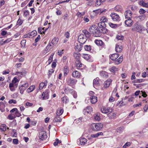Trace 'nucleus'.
I'll use <instances>...</instances> for the list:
<instances>
[{
	"label": "nucleus",
	"mask_w": 148,
	"mask_h": 148,
	"mask_svg": "<svg viewBox=\"0 0 148 148\" xmlns=\"http://www.w3.org/2000/svg\"><path fill=\"white\" fill-rule=\"evenodd\" d=\"M119 56V54H113L110 56V58L112 60H115Z\"/></svg>",
	"instance_id": "obj_26"
},
{
	"label": "nucleus",
	"mask_w": 148,
	"mask_h": 148,
	"mask_svg": "<svg viewBox=\"0 0 148 148\" xmlns=\"http://www.w3.org/2000/svg\"><path fill=\"white\" fill-rule=\"evenodd\" d=\"M123 57L122 56H120L117 60L114 62V64L115 65H118L121 63L123 60Z\"/></svg>",
	"instance_id": "obj_27"
},
{
	"label": "nucleus",
	"mask_w": 148,
	"mask_h": 148,
	"mask_svg": "<svg viewBox=\"0 0 148 148\" xmlns=\"http://www.w3.org/2000/svg\"><path fill=\"white\" fill-rule=\"evenodd\" d=\"M41 97L42 100H46L48 99L49 98V94L48 90H46L42 94Z\"/></svg>",
	"instance_id": "obj_9"
},
{
	"label": "nucleus",
	"mask_w": 148,
	"mask_h": 148,
	"mask_svg": "<svg viewBox=\"0 0 148 148\" xmlns=\"http://www.w3.org/2000/svg\"><path fill=\"white\" fill-rule=\"evenodd\" d=\"M39 137L40 139L43 140L46 139L47 137L46 132L45 131H42L40 132Z\"/></svg>",
	"instance_id": "obj_8"
},
{
	"label": "nucleus",
	"mask_w": 148,
	"mask_h": 148,
	"mask_svg": "<svg viewBox=\"0 0 148 148\" xmlns=\"http://www.w3.org/2000/svg\"><path fill=\"white\" fill-rule=\"evenodd\" d=\"M0 129L3 131H4L6 130V126L5 124H2L0 127Z\"/></svg>",
	"instance_id": "obj_45"
},
{
	"label": "nucleus",
	"mask_w": 148,
	"mask_h": 148,
	"mask_svg": "<svg viewBox=\"0 0 148 148\" xmlns=\"http://www.w3.org/2000/svg\"><path fill=\"white\" fill-rule=\"evenodd\" d=\"M118 69V68L114 66H113L110 68V71L114 73L115 71H117Z\"/></svg>",
	"instance_id": "obj_42"
},
{
	"label": "nucleus",
	"mask_w": 148,
	"mask_h": 148,
	"mask_svg": "<svg viewBox=\"0 0 148 148\" xmlns=\"http://www.w3.org/2000/svg\"><path fill=\"white\" fill-rule=\"evenodd\" d=\"M100 31L103 34L106 33L107 32V29L106 28V27L101 28V29H100Z\"/></svg>",
	"instance_id": "obj_58"
},
{
	"label": "nucleus",
	"mask_w": 148,
	"mask_h": 148,
	"mask_svg": "<svg viewBox=\"0 0 148 148\" xmlns=\"http://www.w3.org/2000/svg\"><path fill=\"white\" fill-rule=\"evenodd\" d=\"M64 110L62 108H58L56 111V115L57 116H61L63 113Z\"/></svg>",
	"instance_id": "obj_22"
},
{
	"label": "nucleus",
	"mask_w": 148,
	"mask_h": 148,
	"mask_svg": "<svg viewBox=\"0 0 148 148\" xmlns=\"http://www.w3.org/2000/svg\"><path fill=\"white\" fill-rule=\"evenodd\" d=\"M105 1L106 0H97L95 3V5L97 7L99 6Z\"/></svg>",
	"instance_id": "obj_33"
},
{
	"label": "nucleus",
	"mask_w": 148,
	"mask_h": 148,
	"mask_svg": "<svg viewBox=\"0 0 148 148\" xmlns=\"http://www.w3.org/2000/svg\"><path fill=\"white\" fill-rule=\"evenodd\" d=\"M58 41V39L57 38H54L51 41L52 43L54 45L56 44Z\"/></svg>",
	"instance_id": "obj_41"
},
{
	"label": "nucleus",
	"mask_w": 148,
	"mask_h": 148,
	"mask_svg": "<svg viewBox=\"0 0 148 148\" xmlns=\"http://www.w3.org/2000/svg\"><path fill=\"white\" fill-rule=\"evenodd\" d=\"M114 10L116 11L121 12L122 10L121 6L120 5H117L114 8Z\"/></svg>",
	"instance_id": "obj_40"
},
{
	"label": "nucleus",
	"mask_w": 148,
	"mask_h": 148,
	"mask_svg": "<svg viewBox=\"0 0 148 148\" xmlns=\"http://www.w3.org/2000/svg\"><path fill=\"white\" fill-rule=\"evenodd\" d=\"M77 81L75 79L70 78L67 79V83L68 85L73 87L76 84Z\"/></svg>",
	"instance_id": "obj_3"
},
{
	"label": "nucleus",
	"mask_w": 148,
	"mask_h": 148,
	"mask_svg": "<svg viewBox=\"0 0 148 148\" xmlns=\"http://www.w3.org/2000/svg\"><path fill=\"white\" fill-rule=\"evenodd\" d=\"M64 75L66 76L68 74L69 72V70L67 66H65L64 67Z\"/></svg>",
	"instance_id": "obj_48"
},
{
	"label": "nucleus",
	"mask_w": 148,
	"mask_h": 148,
	"mask_svg": "<svg viewBox=\"0 0 148 148\" xmlns=\"http://www.w3.org/2000/svg\"><path fill=\"white\" fill-rule=\"evenodd\" d=\"M10 104L13 103L14 104H16V101L14 99H12L10 100L8 102Z\"/></svg>",
	"instance_id": "obj_63"
},
{
	"label": "nucleus",
	"mask_w": 148,
	"mask_h": 148,
	"mask_svg": "<svg viewBox=\"0 0 148 148\" xmlns=\"http://www.w3.org/2000/svg\"><path fill=\"white\" fill-rule=\"evenodd\" d=\"M94 119L96 121H99L100 120V118L99 115L95 114L94 116Z\"/></svg>",
	"instance_id": "obj_50"
},
{
	"label": "nucleus",
	"mask_w": 148,
	"mask_h": 148,
	"mask_svg": "<svg viewBox=\"0 0 148 148\" xmlns=\"http://www.w3.org/2000/svg\"><path fill=\"white\" fill-rule=\"evenodd\" d=\"M116 51L118 52H120L122 50V47L121 45H116L115 47Z\"/></svg>",
	"instance_id": "obj_31"
},
{
	"label": "nucleus",
	"mask_w": 148,
	"mask_h": 148,
	"mask_svg": "<svg viewBox=\"0 0 148 148\" xmlns=\"http://www.w3.org/2000/svg\"><path fill=\"white\" fill-rule=\"evenodd\" d=\"M35 88V86L34 85L31 86L26 91L28 93L31 92H32Z\"/></svg>",
	"instance_id": "obj_35"
},
{
	"label": "nucleus",
	"mask_w": 148,
	"mask_h": 148,
	"mask_svg": "<svg viewBox=\"0 0 148 148\" xmlns=\"http://www.w3.org/2000/svg\"><path fill=\"white\" fill-rule=\"evenodd\" d=\"M124 15L126 19L131 18L132 17V12L131 10H128L125 12Z\"/></svg>",
	"instance_id": "obj_11"
},
{
	"label": "nucleus",
	"mask_w": 148,
	"mask_h": 148,
	"mask_svg": "<svg viewBox=\"0 0 148 148\" xmlns=\"http://www.w3.org/2000/svg\"><path fill=\"white\" fill-rule=\"evenodd\" d=\"M100 30H98L97 28L92 33L93 36L95 37L99 36L101 35V33L100 31Z\"/></svg>",
	"instance_id": "obj_20"
},
{
	"label": "nucleus",
	"mask_w": 148,
	"mask_h": 148,
	"mask_svg": "<svg viewBox=\"0 0 148 148\" xmlns=\"http://www.w3.org/2000/svg\"><path fill=\"white\" fill-rule=\"evenodd\" d=\"M27 73L26 70L25 69H23L22 71L19 72H17L15 73V75H17L19 77H22L25 76Z\"/></svg>",
	"instance_id": "obj_12"
},
{
	"label": "nucleus",
	"mask_w": 148,
	"mask_h": 148,
	"mask_svg": "<svg viewBox=\"0 0 148 148\" xmlns=\"http://www.w3.org/2000/svg\"><path fill=\"white\" fill-rule=\"evenodd\" d=\"M112 82V80L110 79H108L103 84V87L105 88H107L108 87L110 84Z\"/></svg>",
	"instance_id": "obj_16"
},
{
	"label": "nucleus",
	"mask_w": 148,
	"mask_h": 148,
	"mask_svg": "<svg viewBox=\"0 0 148 148\" xmlns=\"http://www.w3.org/2000/svg\"><path fill=\"white\" fill-rule=\"evenodd\" d=\"M37 34V32L36 30H34L32 32L28 33L27 34L24 35L23 37V38H32Z\"/></svg>",
	"instance_id": "obj_5"
},
{
	"label": "nucleus",
	"mask_w": 148,
	"mask_h": 148,
	"mask_svg": "<svg viewBox=\"0 0 148 148\" xmlns=\"http://www.w3.org/2000/svg\"><path fill=\"white\" fill-rule=\"evenodd\" d=\"M84 35L86 38H89L90 36V34L85 29L82 31Z\"/></svg>",
	"instance_id": "obj_29"
},
{
	"label": "nucleus",
	"mask_w": 148,
	"mask_h": 148,
	"mask_svg": "<svg viewBox=\"0 0 148 148\" xmlns=\"http://www.w3.org/2000/svg\"><path fill=\"white\" fill-rule=\"evenodd\" d=\"M124 129L123 127H120L117 128L116 130V132H117L121 133L123 132Z\"/></svg>",
	"instance_id": "obj_52"
},
{
	"label": "nucleus",
	"mask_w": 148,
	"mask_h": 148,
	"mask_svg": "<svg viewBox=\"0 0 148 148\" xmlns=\"http://www.w3.org/2000/svg\"><path fill=\"white\" fill-rule=\"evenodd\" d=\"M103 124L101 123H93L91 125V128L94 131H97L100 130L103 127Z\"/></svg>",
	"instance_id": "obj_1"
},
{
	"label": "nucleus",
	"mask_w": 148,
	"mask_h": 148,
	"mask_svg": "<svg viewBox=\"0 0 148 148\" xmlns=\"http://www.w3.org/2000/svg\"><path fill=\"white\" fill-rule=\"evenodd\" d=\"M81 55L78 52L75 53L74 54V57L75 58L77 59V60H78L79 59L80 56H81Z\"/></svg>",
	"instance_id": "obj_49"
},
{
	"label": "nucleus",
	"mask_w": 148,
	"mask_h": 148,
	"mask_svg": "<svg viewBox=\"0 0 148 148\" xmlns=\"http://www.w3.org/2000/svg\"><path fill=\"white\" fill-rule=\"evenodd\" d=\"M28 86V84L27 82H25V84L19 87V89L20 90V93L21 94L23 93L24 91Z\"/></svg>",
	"instance_id": "obj_6"
},
{
	"label": "nucleus",
	"mask_w": 148,
	"mask_h": 148,
	"mask_svg": "<svg viewBox=\"0 0 148 148\" xmlns=\"http://www.w3.org/2000/svg\"><path fill=\"white\" fill-rule=\"evenodd\" d=\"M127 99L128 97L127 96H125L123 98L122 101L119 102V103L121 106L125 105L127 103L128 100H127Z\"/></svg>",
	"instance_id": "obj_15"
},
{
	"label": "nucleus",
	"mask_w": 148,
	"mask_h": 148,
	"mask_svg": "<svg viewBox=\"0 0 148 148\" xmlns=\"http://www.w3.org/2000/svg\"><path fill=\"white\" fill-rule=\"evenodd\" d=\"M52 47V46L51 45L49 44H48L47 46L46 47V49H45V51H46V52H47L50 51V50L51 49Z\"/></svg>",
	"instance_id": "obj_44"
},
{
	"label": "nucleus",
	"mask_w": 148,
	"mask_h": 148,
	"mask_svg": "<svg viewBox=\"0 0 148 148\" xmlns=\"http://www.w3.org/2000/svg\"><path fill=\"white\" fill-rule=\"evenodd\" d=\"M23 23V21L20 19V18H19L17 21V25H21Z\"/></svg>",
	"instance_id": "obj_61"
},
{
	"label": "nucleus",
	"mask_w": 148,
	"mask_h": 148,
	"mask_svg": "<svg viewBox=\"0 0 148 148\" xmlns=\"http://www.w3.org/2000/svg\"><path fill=\"white\" fill-rule=\"evenodd\" d=\"M100 75L102 77L107 78L108 77V73L105 71H101L100 73Z\"/></svg>",
	"instance_id": "obj_30"
},
{
	"label": "nucleus",
	"mask_w": 148,
	"mask_h": 148,
	"mask_svg": "<svg viewBox=\"0 0 148 148\" xmlns=\"http://www.w3.org/2000/svg\"><path fill=\"white\" fill-rule=\"evenodd\" d=\"M116 38L118 40H122L123 38V36L122 35H117L116 36Z\"/></svg>",
	"instance_id": "obj_62"
},
{
	"label": "nucleus",
	"mask_w": 148,
	"mask_h": 148,
	"mask_svg": "<svg viewBox=\"0 0 148 148\" xmlns=\"http://www.w3.org/2000/svg\"><path fill=\"white\" fill-rule=\"evenodd\" d=\"M62 119L58 116H56L54 119V121L55 122H60L62 121Z\"/></svg>",
	"instance_id": "obj_39"
},
{
	"label": "nucleus",
	"mask_w": 148,
	"mask_h": 148,
	"mask_svg": "<svg viewBox=\"0 0 148 148\" xmlns=\"http://www.w3.org/2000/svg\"><path fill=\"white\" fill-rule=\"evenodd\" d=\"M18 80L17 79L16 77H14L12 79L11 83H13L14 84H16V83L18 82Z\"/></svg>",
	"instance_id": "obj_53"
},
{
	"label": "nucleus",
	"mask_w": 148,
	"mask_h": 148,
	"mask_svg": "<svg viewBox=\"0 0 148 148\" xmlns=\"http://www.w3.org/2000/svg\"><path fill=\"white\" fill-rule=\"evenodd\" d=\"M7 118L9 120H12L15 118V116L10 114L8 116Z\"/></svg>",
	"instance_id": "obj_55"
},
{
	"label": "nucleus",
	"mask_w": 148,
	"mask_h": 148,
	"mask_svg": "<svg viewBox=\"0 0 148 148\" xmlns=\"http://www.w3.org/2000/svg\"><path fill=\"white\" fill-rule=\"evenodd\" d=\"M81 56L89 62H92L93 61V60L91 56L90 55L87 54H82Z\"/></svg>",
	"instance_id": "obj_7"
},
{
	"label": "nucleus",
	"mask_w": 148,
	"mask_h": 148,
	"mask_svg": "<svg viewBox=\"0 0 148 148\" xmlns=\"http://www.w3.org/2000/svg\"><path fill=\"white\" fill-rule=\"evenodd\" d=\"M143 27L142 26L140 25L138 23H135L132 28V30L133 31H137L139 32H141L142 31Z\"/></svg>",
	"instance_id": "obj_2"
},
{
	"label": "nucleus",
	"mask_w": 148,
	"mask_h": 148,
	"mask_svg": "<svg viewBox=\"0 0 148 148\" xmlns=\"http://www.w3.org/2000/svg\"><path fill=\"white\" fill-rule=\"evenodd\" d=\"M92 111V109L90 106H88L85 110L84 113H90Z\"/></svg>",
	"instance_id": "obj_24"
},
{
	"label": "nucleus",
	"mask_w": 148,
	"mask_h": 148,
	"mask_svg": "<svg viewBox=\"0 0 148 148\" xmlns=\"http://www.w3.org/2000/svg\"><path fill=\"white\" fill-rule=\"evenodd\" d=\"M54 55V53H52L50 56V58H49L48 62L49 64H50L53 60V56Z\"/></svg>",
	"instance_id": "obj_51"
},
{
	"label": "nucleus",
	"mask_w": 148,
	"mask_h": 148,
	"mask_svg": "<svg viewBox=\"0 0 148 148\" xmlns=\"http://www.w3.org/2000/svg\"><path fill=\"white\" fill-rule=\"evenodd\" d=\"M82 118L81 117L79 118L76 119L74 121V123H79L80 122L82 121Z\"/></svg>",
	"instance_id": "obj_57"
},
{
	"label": "nucleus",
	"mask_w": 148,
	"mask_h": 148,
	"mask_svg": "<svg viewBox=\"0 0 148 148\" xmlns=\"http://www.w3.org/2000/svg\"><path fill=\"white\" fill-rule=\"evenodd\" d=\"M80 144L81 145H84L86 143L87 140L86 139L84 138H81L79 139Z\"/></svg>",
	"instance_id": "obj_25"
},
{
	"label": "nucleus",
	"mask_w": 148,
	"mask_h": 148,
	"mask_svg": "<svg viewBox=\"0 0 148 148\" xmlns=\"http://www.w3.org/2000/svg\"><path fill=\"white\" fill-rule=\"evenodd\" d=\"M95 42L97 45L99 46H101L103 44L102 41L101 40H96Z\"/></svg>",
	"instance_id": "obj_38"
},
{
	"label": "nucleus",
	"mask_w": 148,
	"mask_h": 148,
	"mask_svg": "<svg viewBox=\"0 0 148 148\" xmlns=\"http://www.w3.org/2000/svg\"><path fill=\"white\" fill-rule=\"evenodd\" d=\"M84 48L86 51H90L91 49V47L90 45H86L84 46Z\"/></svg>",
	"instance_id": "obj_47"
},
{
	"label": "nucleus",
	"mask_w": 148,
	"mask_h": 148,
	"mask_svg": "<svg viewBox=\"0 0 148 148\" xmlns=\"http://www.w3.org/2000/svg\"><path fill=\"white\" fill-rule=\"evenodd\" d=\"M72 75L73 77L75 78H79L80 76V73L79 71H75L73 72L72 73Z\"/></svg>",
	"instance_id": "obj_17"
},
{
	"label": "nucleus",
	"mask_w": 148,
	"mask_h": 148,
	"mask_svg": "<svg viewBox=\"0 0 148 148\" xmlns=\"http://www.w3.org/2000/svg\"><path fill=\"white\" fill-rule=\"evenodd\" d=\"M103 133L102 132H98L95 134H91V136L92 138H97L99 135H103Z\"/></svg>",
	"instance_id": "obj_36"
},
{
	"label": "nucleus",
	"mask_w": 148,
	"mask_h": 148,
	"mask_svg": "<svg viewBox=\"0 0 148 148\" xmlns=\"http://www.w3.org/2000/svg\"><path fill=\"white\" fill-rule=\"evenodd\" d=\"M131 143L130 142H127L123 146V148H126L130 146Z\"/></svg>",
	"instance_id": "obj_60"
},
{
	"label": "nucleus",
	"mask_w": 148,
	"mask_h": 148,
	"mask_svg": "<svg viewBox=\"0 0 148 148\" xmlns=\"http://www.w3.org/2000/svg\"><path fill=\"white\" fill-rule=\"evenodd\" d=\"M45 86V83H43V82H42L40 83L39 85V89L40 90L42 89Z\"/></svg>",
	"instance_id": "obj_59"
},
{
	"label": "nucleus",
	"mask_w": 148,
	"mask_h": 148,
	"mask_svg": "<svg viewBox=\"0 0 148 148\" xmlns=\"http://www.w3.org/2000/svg\"><path fill=\"white\" fill-rule=\"evenodd\" d=\"M106 23H101V22L99 23L98 24V26L99 27L100 30L101 29V28L106 27Z\"/></svg>",
	"instance_id": "obj_34"
},
{
	"label": "nucleus",
	"mask_w": 148,
	"mask_h": 148,
	"mask_svg": "<svg viewBox=\"0 0 148 148\" xmlns=\"http://www.w3.org/2000/svg\"><path fill=\"white\" fill-rule=\"evenodd\" d=\"M110 109L109 107H103L101 109V111L102 113L106 114L110 112Z\"/></svg>",
	"instance_id": "obj_18"
},
{
	"label": "nucleus",
	"mask_w": 148,
	"mask_h": 148,
	"mask_svg": "<svg viewBox=\"0 0 148 148\" xmlns=\"http://www.w3.org/2000/svg\"><path fill=\"white\" fill-rule=\"evenodd\" d=\"M97 97L96 96H91L90 98V100L91 103L93 104L96 103L97 101Z\"/></svg>",
	"instance_id": "obj_21"
},
{
	"label": "nucleus",
	"mask_w": 148,
	"mask_h": 148,
	"mask_svg": "<svg viewBox=\"0 0 148 148\" xmlns=\"http://www.w3.org/2000/svg\"><path fill=\"white\" fill-rule=\"evenodd\" d=\"M78 40L80 43L83 44L86 42L87 38L84 34H81L79 36Z\"/></svg>",
	"instance_id": "obj_4"
},
{
	"label": "nucleus",
	"mask_w": 148,
	"mask_h": 148,
	"mask_svg": "<svg viewBox=\"0 0 148 148\" xmlns=\"http://www.w3.org/2000/svg\"><path fill=\"white\" fill-rule=\"evenodd\" d=\"M108 25L110 26L112 28H115L116 27L117 25L115 24H113L111 23H108Z\"/></svg>",
	"instance_id": "obj_54"
},
{
	"label": "nucleus",
	"mask_w": 148,
	"mask_h": 148,
	"mask_svg": "<svg viewBox=\"0 0 148 148\" xmlns=\"http://www.w3.org/2000/svg\"><path fill=\"white\" fill-rule=\"evenodd\" d=\"M99 81L100 80L99 79V78H97L93 80V86L95 88H97V86L99 85Z\"/></svg>",
	"instance_id": "obj_14"
},
{
	"label": "nucleus",
	"mask_w": 148,
	"mask_h": 148,
	"mask_svg": "<svg viewBox=\"0 0 148 148\" xmlns=\"http://www.w3.org/2000/svg\"><path fill=\"white\" fill-rule=\"evenodd\" d=\"M82 64L81 61L79 60H77L75 62V66L77 69L82 66Z\"/></svg>",
	"instance_id": "obj_32"
},
{
	"label": "nucleus",
	"mask_w": 148,
	"mask_h": 148,
	"mask_svg": "<svg viewBox=\"0 0 148 148\" xmlns=\"http://www.w3.org/2000/svg\"><path fill=\"white\" fill-rule=\"evenodd\" d=\"M114 21H117L120 20V18L119 15L113 12L110 15Z\"/></svg>",
	"instance_id": "obj_10"
},
{
	"label": "nucleus",
	"mask_w": 148,
	"mask_h": 148,
	"mask_svg": "<svg viewBox=\"0 0 148 148\" xmlns=\"http://www.w3.org/2000/svg\"><path fill=\"white\" fill-rule=\"evenodd\" d=\"M125 21V23L127 27H130L133 24V21L131 18H127Z\"/></svg>",
	"instance_id": "obj_13"
},
{
	"label": "nucleus",
	"mask_w": 148,
	"mask_h": 148,
	"mask_svg": "<svg viewBox=\"0 0 148 148\" xmlns=\"http://www.w3.org/2000/svg\"><path fill=\"white\" fill-rule=\"evenodd\" d=\"M145 17L146 16L145 15H143L139 16L138 17V18L141 20L143 21L145 19Z\"/></svg>",
	"instance_id": "obj_64"
},
{
	"label": "nucleus",
	"mask_w": 148,
	"mask_h": 148,
	"mask_svg": "<svg viewBox=\"0 0 148 148\" xmlns=\"http://www.w3.org/2000/svg\"><path fill=\"white\" fill-rule=\"evenodd\" d=\"M82 45L80 44H75V48L76 51H79L82 49Z\"/></svg>",
	"instance_id": "obj_19"
},
{
	"label": "nucleus",
	"mask_w": 148,
	"mask_h": 148,
	"mask_svg": "<svg viewBox=\"0 0 148 148\" xmlns=\"http://www.w3.org/2000/svg\"><path fill=\"white\" fill-rule=\"evenodd\" d=\"M85 14L84 12H78L77 13V15L78 17H81L82 16L84 15Z\"/></svg>",
	"instance_id": "obj_56"
},
{
	"label": "nucleus",
	"mask_w": 148,
	"mask_h": 148,
	"mask_svg": "<svg viewBox=\"0 0 148 148\" xmlns=\"http://www.w3.org/2000/svg\"><path fill=\"white\" fill-rule=\"evenodd\" d=\"M139 5L143 7H148V3H145L143 0H140L139 2Z\"/></svg>",
	"instance_id": "obj_28"
},
{
	"label": "nucleus",
	"mask_w": 148,
	"mask_h": 148,
	"mask_svg": "<svg viewBox=\"0 0 148 148\" xmlns=\"http://www.w3.org/2000/svg\"><path fill=\"white\" fill-rule=\"evenodd\" d=\"M108 21L107 19L105 16H103L101 18L100 22L105 23H107Z\"/></svg>",
	"instance_id": "obj_43"
},
{
	"label": "nucleus",
	"mask_w": 148,
	"mask_h": 148,
	"mask_svg": "<svg viewBox=\"0 0 148 148\" xmlns=\"http://www.w3.org/2000/svg\"><path fill=\"white\" fill-rule=\"evenodd\" d=\"M112 110L110 109V112L108 114V116L110 118V119H114L116 117V114L115 113L112 112L111 111Z\"/></svg>",
	"instance_id": "obj_23"
},
{
	"label": "nucleus",
	"mask_w": 148,
	"mask_h": 148,
	"mask_svg": "<svg viewBox=\"0 0 148 148\" xmlns=\"http://www.w3.org/2000/svg\"><path fill=\"white\" fill-rule=\"evenodd\" d=\"M62 101L63 103H67L69 101V99L66 96H65L62 98Z\"/></svg>",
	"instance_id": "obj_46"
},
{
	"label": "nucleus",
	"mask_w": 148,
	"mask_h": 148,
	"mask_svg": "<svg viewBox=\"0 0 148 148\" xmlns=\"http://www.w3.org/2000/svg\"><path fill=\"white\" fill-rule=\"evenodd\" d=\"M96 26L95 25H93L90 27L89 28V30L90 32L92 33L94 32V31H95V30L96 29Z\"/></svg>",
	"instance_id": "obj_37"
}]
</instances>
